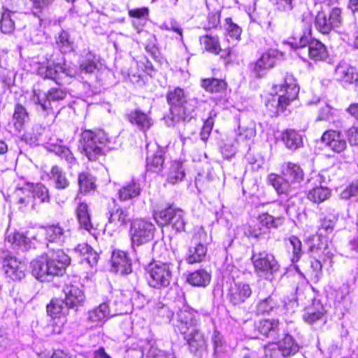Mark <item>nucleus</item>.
<instances>
[{"mask_svg":"<svg viewBox=\"0 0 358 358\" xmlns=\"http://www.w3.org/2000/svg\"><path fill=\"white\" fill-rule=\"evenodd\" d=\"M164 161L162 152L160 150H157L156 153L147 157V169L152 172H158L161 171L164 164Z\"/></svg>","mask_w":358,"mask_h":358,"instance_id":"de8ad7c7","label":"nucleus"},{"mask_svg":"<svg viewBox=\"0 0 358 358\" xmlns=\"http://www.w3.org/2000/svg\"><path fill=\"white\" fill-rule=\"evenodd\" d=\"M210 274L204 269H199L189 274L187 282L196 287H206L210 282Z\"/></svg>","mask_w":358,"mask_h":358,"instance_id":"f704fd0d","label":"nucleus"},{"mask_svg":"<svg viewBox=\"0 0 358 358\" xmlns=\"http://www.w3.org/2000/svg\"><path fill=\"white\" fill-rule=\"evenodd\" d=\"M343 22L342 11L339 8H334L327 14L324 11L317 12L314 21L315 29L322 34H329Z\"/></svg>","mask_w":358,"mask_h":358,"instance_id":"6e6552de","label":"nucleus"},{"mask_svg":"<svg viewBox=\"0 0 358 358\" xmlns=\"http://www.w3.org/2000/svg\"><path fill=\"white\" fill-rule=\"evenodd\" d=\"M185 213L180 208L173 206L154 213V218L159 225L170 224L177 231H182L185 229Z\"/></svg>","mask_w":358,"mask_h":358,"instance_id":"9d476101","label":"nucleus"},{"mask_svg":"<svg viewBox=\"0 0 358 358\" xmlns=\"http://www.w3.org/2000/svg\"><path fill=\"white\" fill-rule=\"evenodd\" d=\"M81 138L82 149L91 161L95 160L96 157L101 154L103 147L108 142L107 135L102 130H85L83 132Z\"/></svg>","mask_w":358,"mask_h":358,"instance_id":"423d86ee","label":"nucleus"},{"mask_svg":"<svg viewBox=\"0 0 358 358\" xmlns=\"http://www.w3.org/2000/svg\"><path fill=\"white\" fill-rule=\"evenodd\" d=\"M201 86L210 92H219L225 87V83L222 80L216 78H208L202 80Z\"/></svg>","mask_w":358,"mask_h":358,"instance_id":"5fc2aeb1","label":"nucleus"},{"mask_svg":"<svg viewBox=\"0 0 358 358\" xmlns=\"http://www.w3.org/2000/svg\"><path fill=\"white\" fill-rule=\"evenodd\" d=\"M141 192V187L139 182L131 180L120 188L118 190V198L121 201H127L138 197Z\"/></svg>","mask_w":358,"mask_h":358,"instance_id":"bb28decb","label":"nucleus"},{"mask_svg":"<svg viewBox=\"0 0 358 358\" xmlns=\"http://www.w3.org/2000/svg\"><path fill=\"white\" fill-rule=\"evenodd\" d=\"M62 140L50 137L49 140L45 143V147L48 150L55 152L62 159H64L65 161L69 164V167H71L73 164H76V158L68 148L62 145Z\"/></svg>","mask_w":358,"mask_h":358,"instance_id":"aec40b11","label":"nucleus"},{"mask_svg":"<svg viewBox=\"0 0 358 358\" xmlns=\"http://www.w3.org/2000/svg\"><path fill=\"white\" fill-rule=\"evenodd\" d=\"M112 269L121 275L131 272V263L127 254L121 250L114 251L111 257Z\"/></svg>","mask_w":358,"mask_h":358,"instance_id":"5701e85b","label":"nucleus"},{"mask_svg":"<svg viewBox=\"0 0 358 358\" xmlns=\"http://www.w3.org/2000/svg\"><path fill=\"white\" fill-rule=\"evenodd\" d=\"M309 252L313 259L310 262L312 275L315 281L322 276V264L326 258H331V254L327 245V241L322 234L312 236L308 238Z\"/></svg>","mask_w":358,"mask_h":358,"instance_id":"39448f33","label":"nucleus"},{"mask_svg":"<svg viewBox=\"0 0 358 358\" xmlns=\"http://www.w3.org/2000/svg\"><path fill=\"white\" fill-rule=\"evenodd\" d=\"M27 184L23 187L17 188L13 194V199L17 202L22 208L26 206L31 200V194L26 192Z\"/></svg>","mask_w":358,"mask_h":358,"instance_id":"603ef678","label":"nucleus"},{"mask_svg":"<svg viewBox=\"0 0 358 358\" xmlns=\"http://www.w3.org/2000/svg\"><path fill=\"white\" fill-rule=\"evenodd\" d=\"M285 218L282 216H274L268 213L260 214L257 217V222L266 228L268 230L271 228H278L284 223Z\"/></svg>","mask_w":358,"mask_h":358,"instance_id":"ea45409f","label":"nucleus"},{"mask_svg":"<svg viewBox=\"0 0 358 358\" xmlns=\"http://www.w3.org/2000/svg\"><path fill=\"white\" fill-rule=\"evenodd\" d=\"M38 73L44 78H49L55 80L59 85L63 83V80L70 77L72 78L75 75V71L73 69L66 67V64H42L38 69Z\"/></svg>","mask_w":358,"mask_h":358,"instance_id":"f8f14e48","label":"nucleus"},{"mask_svg":"<svg viewBox=\"0 0 358 358\" xmlns=\"http://www.w3.org/2000/svg\"><path fill=\"white\" fill-rule=\"evenodd\" d=\"M196 312L188 306H183L176 315L175 324L182 334H187L190 328L196 324Z\"/></svg>","mask_w":358,"mask_h":358,"instance_id":"6ab92c4d","label":"nucleus"},{"mask_svg":"<svg viewBox=\"0 0 358 358\" xmlns=\"http://www.w3.org/2000/svg\"><path fill=\"white\" fill-rule=\"evenodd\" d=\"M70 257L62 250L43 255L31 262V273L38 280H50L55 275H62L70 264Z\"/></svg>","mask_w":358,"mask_h":358,"instance_id":"f257e3e1","label":"nucleus"},{"mask_svg":"<svg viewBox=\"0 0 358 358\" xmlns=\"http://www.w3.org/2000/svg\"><path fill=\"white\" fill-rule=\"evenodd\" d=\"M225 22L228 35L231 38L238 39L241 34V29L236 24H234L229 17L226 18Z\"/></svg>","mask_w":358,"mask_h":358,"instance_id":"774afa93","label":"nucleus"},{"mask_svg":"<svg viewBox=\"0 0 358 358\" xmlns=\"http://www.w3.org/2000/svg\"><path fill=\"white\" fill-rule=\"evenodd\" d=\"M340 197L343 200L352 199L353 201L358 202V183L352 182L347 185L340 193Z\"/></svg>","mask_w":358,"mask_h":358,"instance_id":"864d4df0","label":"nucleus"},{"mask_svg":"<svg viewBox=\"0 0 358 358\" xmlns=\"http://www.w3.org/2000/svg\"><path fill=\"white\" fill-rule=\"evenodd\" d=\"M13 345V340L8 330L0 327V353L10 350Z\"/></svg>","mask_w":358,"mask_h":358,"instance_id":"13d9d810","label":"nucleus"},{"mask_svg":"<svg viewBox=\"0 0 358 358\" xmlns=\"http://www.w3.org/2000/svg\"><path fill=\"white\" fill-rule=\"evenodd\" d=\"M185 176V169L182 162L175 161L170 166L166 180L168 182L173 185L182 181Z\"/></svg>","mask_w":358,"mask_h":358,"instance_id":"e433bc0d","label":"nucleus"},{"mask_svg":"<svg viewBox=\"0 0 358 358\" xmlns=\"http://www.w3.org/2000/svg\"><path fill=\"white\" fill-rule=\"evenodd\" d=\"M185 338L187 339L190 350L193 352L206 348V339L199 330L194 329L189 334L185 336Z\"/></svg>","mask_w":358,"mask_h":358,"instance_id":"c9c22d12","label":"nucleus"},{"mask_svg":"<svg viewBox=\"0 0 358 358\" xmlns=\"http://www.w3.org/2000/svg\"><path fill=\"white\" fill-rule=\"evenodd\" d=\"M69 306L65 303V300L55 299H52L50 304L47 306V313L52 317H59L61 315L66 314Z\"/></svg>","mask_w":358,"mask_h":358,"instance_id":"37998d69","label":"nucleus"},{"mask_svg":"<svg viewBox=\"0 0 358 358\" xmlns=\"http://www.w3.org/2000/svg\"><path fill=\"white\" fill-rule=\"evenodd\" d=\"M95 178L89 172L84 171L78 175V185L82 193H88L96 189Z\"/></svg>","mask_w":358,"mask_h":358,"instance_id":"79ce46f5","label":"nucleus"},{"mask_svg":"<svg viewBox=\"0 0 358 358\" xmlns=\"http://www.w3.org/2000/svg\"><path fill=\"white\" fill-rule=\"evenodd\" d=\"M24 4V0H6V5L3 9L18 15H24L22 13H18V10Z\"/></svg>","mask_w":358,"mask_h":358,"instance_id":"338daca9","label":"nucleus"},{"mask_svg":"<svg viewBox=\"0 0 358 358\" xmlns=\"http://www.w3.org/2000/svg\"><path fill=\"white\" fill-rule=\"evenodd\" d=\"M309 57L314 61H322L328 57L326 46L318 40L311 39L308 48Z\"/></svg>","mask_w":358,"mask_h":358,"instance_id":"7c9ffc66","label":"nucleus"},{"mask_svg":"<svg viewBox=\"0 0 358 358\" xmlns=\"http://www.w3.org/2000/svg\"><path fill=\"white\" fill-rule=\"evenodd\" d=\"M200 43L204 47L206 50L217 55L221 50L218 38L210 35H206L200 37Z\"/></svg>","mask_w":358,"mask_h":358,"instance_id":"09e8293b","label":"nucleus"},{"mask_svg":"<svg viewBox=\"0 0 358 358\" xmlns=\"http://www.w3.org/2000/svg\"><path fill=\"white\" fill-rule=\"evenodd\" d=\"M148 285L155 289L167 287L172 278V271L169 263L153 262L146 268Z\"/></svg>","mask_w":358,"mask_h":358,"instance_id":"0eeeda50","label":"nucleus"},{"mask_svg":"<svg viewBox=\"0 0 358 358\" xmlns=\"http://www.w3.org/2000/svg\"><path fill=\"white\" fill-rule=\"evenodd\" d=\"M206 246L194 237L186 255V261L190 264L201 262L206 257Z\"/></svg>","mask_w":358,"mask_h":358,"instance_id":"b1692460","label":"nucleus"},{"mask_svg":"<svg viewBox=\"0 0 358 358\" xmlns=\"http://www.w3.org/2000/svg\"><path fill=\"white\" fill-rule=\"evenodd\" d=\"M310 29H308V31L304 32L299 37L294 38V42H292V45H294L296 48H303L306 45L308 47L311 41L310 39Z\"/></svg>","mask_w":358,"mask_h":358,"instance_id":"0e129e2a","label":"nucleus"},{"mask_svg":"<svg viewBox=\"0 0 358 358\" xmlns=\"http://www.w3.org/2000/svg\"><path fill=\"white\" fill-rule=\"evenodd\" d=\"M44 21L36 15L34 16L33 26L31 27V40L34 41L35 37H43L44 34L45 25ZM36 42H38V39H35Z\"/></svg>","mask_w":358,"mask_h":358,"instance_id":"bf43d9fd","label":"nucleus"},{"mask_svg":"<svg viewBox=\"0 0 358 358\" xmlns=\"http://www.w3.org/2000/svg\"><path fill=\"white\" fill-rule=\"evenodd\" d=\"M155 227L154 224L145 220H136L131 224L129 234L131 243L140 245L153 238Z\"/></svg>","mask_w":358,"mask_h":358,"instance_id":"9b49d317","label":"nucleus"},{"mask_svg":"<svg viewBox=\"0 0 358 358\" xmlns=\"http://www.w3.org/2000/svg\"><path fill=\"white\" fill-rule=\"evenodd\" d=\"M321 141L326 148L336 153H341L347 148L345 138L338 131H325L322 136Z\"/></svg>","mask_w":358,"mask_h":358,"instance_id":"f3484780","label":"nucleus"},{"mask_svg":"<svg viewBox=\"0 0 358 358\" xmlns=\"http://www.w3.org/2000/svg\"><path fill=\"white\" fill-rule=\"evenodd\" d=\"M3 267L7 277L13 280H21L25 276L27 264L24 261L18 260L15 257L5 258Z\"/></svg>","mask_w":358,"mask_h":358,"instance_id":"a211bd4d","label":"nucleus"},{"mask_svg":"<svg viewBox=\"0 0 358 358\" xmlns=\"http://www.w3.org/2000/svg\"><path fill=\"white\" fill-rule=\"evenodd\" d=\"M66 96V92L62 88H51L47 93L34 90L31 96L32 102L41 107L43 111H46L50 108V101H56L64 99Z\"/></svg>","mask_w":358,"mask_h":358,"instance_id":"ddd939ff","label":"nucleus"},{"mask_svg":"<svg viewBox=\"0 0 358 358\" xmlns=\"http://www.w3.org/2000/svg\"><path fill=\"white\" fill-rule=\"evenodd\" d=\"M97 59L96 56L89 52L85 59L80 64V68L82 72L92 73L97 68Z\"/></svg>","mask_w":358,"mask_h":358,"instance_id":"4d7b16f0","label":"nucleus"},{"mask_svg":"<svg viewBox=\"0 0 358 358\" xmlns=\"http://www.w3.org/2000/svg\"><path fill=\"white\" fill-rule=\"evenodd\" d=\"M282 177L271 173L268 176L267 180L282 200L287 201L296 194L295 184L303 180L304 173L298 164L287 162L282 166Z\"/></svg>","mask_w":358,"mask_h":358,"instance_id":"f03ea898","label":"nucleus"},{"mask_svg":"<svg viewBox=\"0 0 358 358\" xmlns=\"http://www.w3.org/2000/svg\"><path fill=\"white\" fill-rule=\"evenodd\" d=\"M255 136V122L247 117H242L236 131V141L238 143H246L252 140Z\"/></svg>","mask_w":358,"mask_h":358,"instance_id":"412c9836","label":"nucleus"},{"mask_svg":"<svg viewBox=\"0 0 358 358\" xmlns=\"http://www.w3.org/2000/svg\"><path fill=\"white\" fill-rule=\"evenodd\" d=\"M277 301L272 296L261 300L257 305V310L259 313H269L278 308Z\"/></svg>","mask_w":358,"mask_h":358,"instance_id":"3c124183","label":"nucleus"},{"mask_svg":"<svg viewBox=\"0 0 358 358\" xmlns=\"http://www.w3.org/2000/svg\"><path fill=\"white\" fill-rule=\"evenodd\" d=\"M129 120L143 131H146L152 125V120L148 115L139 110L131 112L129 115Z\"/></svg>","mask_w":358,"mask_h":358,"instance_id":"c756f323","label":"nucleus"},{"mask_svg":"<svg viewBox=\"0 0 358 358\" xmlns=\"http://www.w3.org/2000/svg\"><path fill=\"white\" fill-rule=\"evenodd\" d=\"M249 234L251 236L256 238H265L269 234L268 228L262 226L258 222L257 224L250 227Z\"/></svg>","mask_w":358,"mask_h":358,"instance_id":"69168bd1","label":"nucleus"},{"mask_svg":"<svg viewBox=\"0 0 358 358\" xmlns=\"http://www.w3.org/2000/svg\"><path fill=\"white\" fill-rule=\"evenodd\" d=\"M338 220V215L333 210L329 215H325L320 219V229H323L326 233H330L333 231L335 223Z\"/></svg>","mask_w":358,"mask_h":358,"instance_id":"6e6d98bb","label":"nucleus"},{"mask_svg":"<svg viewBox=\"0 0 358 358\" xmlns=\"http://www.w3.org/2000/svg\"><path fill=\"white\" fill-rule=\"evenodd\" d=\"M166 98L171 106V117H168L166 122L169 127H174L180 120L185 122L191 120L196 107L195 99H187L184 90L180 87L169 90Z\"/></svg>","mask_w":358,"mask_h":358,"instance_id":"7ed1b4c3","label":"nucleus"},{"mask_svg":"<svg viewBox=\"0 0 358 358\" xmlns=\"http://www.w3.org/2000/svg\"><path fill=\"white\" fill-rule=\"evenodd\" d=\"M50 179L54 182L55 187L59 189H64L69 187V181L66 173L58 166H54L50 171Z\"/></svg>","mask_w":358,"mask_h":358,"instance_id":"58836bf2","label":"nucleus"},{"mask_svg":"<svg viewBox=\"0 0 358 358\" xmlns=\"http://www.w3.org/2000/svg\"><path fill=\"white\" fill-rule=\"evenodd\" d=\"M108 221L110 224L119 228L126 226L130 221V217L127 210L118 208L111 211Z\"/></svg>","mask_w":358,"mask_h":358,"instance_id":"4c0bfd02","label":"nucleus"},{"mask_svg":"<svg viewBox=\"0 0 358 358\" xmlns=\"http://www.w3.org/2000/svg\"><path fill=\"white\" fill-rule=\"evenodd\" d=\"M282 140L286 147L295 150L302 146L303 139L301 135L294 129H287L282 133Z\"/></svg>","mask_w":358,"mask_h":358,"instance_id":"473e14b6","label":"nucleus"},{"mask_svg":"<svg viewBox=\"0 0 358 358\" xmlns=\"http://www.w3.org/2000/svg\"><path fill=\"white\" fill-rule=\"evenodd\" d=\"M278 321L275 320H264L259 322V332L268 337L275 338L278 333Z\"/></svg>","mask_w":358,"mask_h":358,"instance_id":"49530a36","label":"nucleus"},{"mask_svg":"<svg viewBox=\"0 0 358 358\" xmlns=\"http://www.w3.org/2000/svg\"><path fill=\"white\" fill-rule=\"evenodd\" d=\"M7 241L13 245H15L23 248H27L28 245L27 238L19 232H15L9 234L7 237Z\"/></svg>","mask_w":358,"mask_h":358,"instance_id":"e2e57ef3","label":"nucleus"},{"mask_svg":"<svg viewBox=\"0 0 358 358\" xmlns=\"http://www.w3.org/2000/svg\"><path fill=\"white\" fill-rule=\"evenodd\" d=\"M331 196V190L324 186L319 185L308 192V199L315 203H320L329 199Z\"/></svg>","mask_w":358,"mask_h":358,"instance_id":"a19ab883","label":"nucleus"},{"mask_svg":"<svg viewBox=\"0 0 358 358\" xmlns=\"http://www.w3.org/2000/svg\"><path fill=\"white\" fill-rule=\"evenodd\" d=\"M299 350L298 344L289 335H286L279 343L268 345L264 349V354L268 356L270 352L271 358H278L281 355L282 357H288L294 355Z\"/></svg>","mask_w":358,"mask_h":358,"instance_id":"4468645a","label":"nucleus"},{"mask_svg":"<svg viewBox=\"0 0 358 358\" xmlns=\"http://www.w3.org/2000/svg\"><path fill=\"white\" fill-rule=\"evenodd\" d=\"M28 118L26 109L21 105H16L13 113L14 126L16 131H20L24 126L26 120Z\"/></svg>","mask_w":358,"mask_h":358,"instance_id":"8fccbe9b","label":"nucleus"},{"mask_svg":"<svg viewBox=\"0 0 358 358\" xmlns=\"http://www.w3.org/2000/svg\"><path fill=\"white\" fill-rule=\"evenodd\" d=\"M43 229L45 230V238L49 242H63L65 237L71 234L69 229H64L59 224L49 225Z\"/></svg>","mask_w":358,"mask_h":358,"instance_id":"c85d7f7f","label":"nucleus"},{"mask_svg":"<svg viewBox=\"0 0 358 358\" xmlns=\"http://www.w3.org/2000/svg\"><path fill=\"white\" fill-rule=\"evenodd\" d=\"M148 346L149 347L148 349L146 347L145 348L147 350V357L149 358H174L171 353L162 351L155 343H149Z\"/></svg>","mask_w":358,"mask_h":358,"instance_id":"052dcab7","label":"nucleus"},{"mask_svg":"<svg viewBox=\"0 0 358 358\" xmlns=\"http://www.w3.org/2000/svg\"><path fill=\"white\" fill-rule=\"evenodd\" d=\"M113 315L107 302L100 303L87 312L86 322L90 328L101 327Z\"/></svg>","mask_w":358,"mask_h":358,"instance_id":"2eb2a0df","label":"nucleus"},{"mask_svg":"<svg viewBox=\"0 0 358 358\" xmlns=\"http://www.w3.org/2000/svg\"><path fill=\"white\" fill-rule=\"evenodd\" d=\"M65 303L72 308L82 303L85 299L84 292L77 285L66 284L64 287Z\"/></svg>","mask_w":358,"mask_h":358,"instance_id":"a878e982","label":"nucleus"},{"mask_svg":"<svg viewBox=\"0 0 358 358\" xmlns=\"http://www.w3.org/2000/svg\"><path fill=\"white\" fill-rule=\"evenodd\" d=\"M288 241L292 247V257L293 262H298L301 257V241L295 236H292L288 238Z\"/></svg>","mask_w":358,"mask_h":358,"instance_id":"680f3d73","label":"nucleus"},{"mask_svg":"<svg viewBox=\"0 0 358 358\" xmlns=\"http://www.w3.org/2000/svg\"><path fill=\"white\" fill-rule=\"evenodd\" d=\"M20 16L3 9L0 20L1 31L7 34H11L15 28V24L17 23V20L20 19Z\"/></svg>","mask_w":358,"mask_h":358,"instance_id":"2f4dec72","label":"nucleus"},{"mask_svg":"<svg viewBox=\"0 0 358 358\" xmlns=\"http://www.w3.org/2000/svg\"><path fill=\"white\" fill-rule=\"evenodd\" d=\"M252 294L250 286L245 282H236L229 292V299L234 305H240L244 303Z\"/></svg>","mask_w":358,"mask_h":358,"instance_id":"4be33fe9","label":"nucleus"},{"mask_svg":"<svg viewBox=\"0 0 358 358\" xmlns=\"http://www.w3.org/2000/svg\"><path fill=\"white\" fill-rule=\"evenodd\" d=\"M56 44L61 52L64 53L71 52L74 48L73 40H71L69 34L64 30H62L56 36Z\"/></svg>","mask_w":358,"mask_h":358,"instance_id":"a18cd8bd","label":"nucleus"},{"mask_svg":"<svg viewBox=\"0 0 358 358\" xmlns=\"http://www.w3.org/2000/svg\"><path fill=\"white\" fill-rule=\"evenodd\" d=\"M278 87L279 89L277 90L279 93L278 99H275L273 97L266 104L268 109L276 115L283 112L290 101L297 97L299 92V87L295 78L290 74L285 76L283 83Z\"/></svg>","mask_w":358,"mask_h":358,"instance_id":"20e7f679","label":"nucleus"},{"mask_svg":"<svg viewBox=\"0 0 358 358\" xmlns=\"http://www.w3.org/2000/svg\"><path fill=\"white\" fill-rule=\"evenodd\" d=\"M252 262L255 272L259 276L268 278L279 269V265L274 256L266 251L253 252Z\"/></svg>","mask_w":358,"mask_h":358,"instance_id":"1a4fd4ad","label":"nucleus"},{"mask_svg":"<svg viewBox=\"0 0 358 358\" xmlns=\"http://www.w3.org/2000/svg\"><path fill=\"white\" fill-rule=\"evenodd\" d=\"M276 62V52L274 50L262 54L254 66V72L258 77L263 76L264 71L272 68Z\"/></svg>","mask_w":358,"mask_h":358,"instance_id":"cd10ccee","label":"nucleus"},{"mask_svg":"<svg viewBox=\"0 0 358 358\" xmlns=\"http://www.w3.org/2000/svg\"><path fill=\"white\" fill-rule=\"evenodd\" d=\"M29 194H31V199L37 197L41 202L49 201V195L47 187L41 183L27 184V188L25 189Z\"/></svg>","mask_w":358,"mask_h":358,"instance_id":"c03bdc74","label":"nucleus"},{"mask_svg":"<svg viewBox=\"0 0 358 358\" xmlns=\"http://www.w3.org/2000/svg\"><path fill=\"white\" fill-rule=\"evenodd\" d=\"M76 212L80 227L86 231L91 232L93 227L91 223L87 204L84 202L80 203L76 208Z\"/></svg>","mask_w":358,"mask_h":358,"instance_id":"72a5a7b5","label":"nucleus"},{"mask_svg":"<svg viewBox=\"0 0 358 358\" xmlns=\"http://www.w3.org/2000/svg\"><path fill=\"white\" fill-rule=\"evenodd\" d=\"M303 321L315 328L324 325L327 322L325 310L323 306L318 301H314L312 306L305 309L303 314Z\"/></svg>","mask_w":358,"mask_h":358,"instance_id":"dca6fc26","label":"nucleus"},{"mask_svg":"<svg viewBox=\"0 0 358 358\" xmlns=\"http://www.w3.org/2000/svg\"><path fill=\"white\" fill-rule=\"evenodd\" d=\"M336 78L348 83L358 81V73L354 67L345 62H341L335 69Z\"/></svg>","mask_w":358,"mask_h":358,"instance_id":"393cba45","label":"nucleus"}]
</instances>
